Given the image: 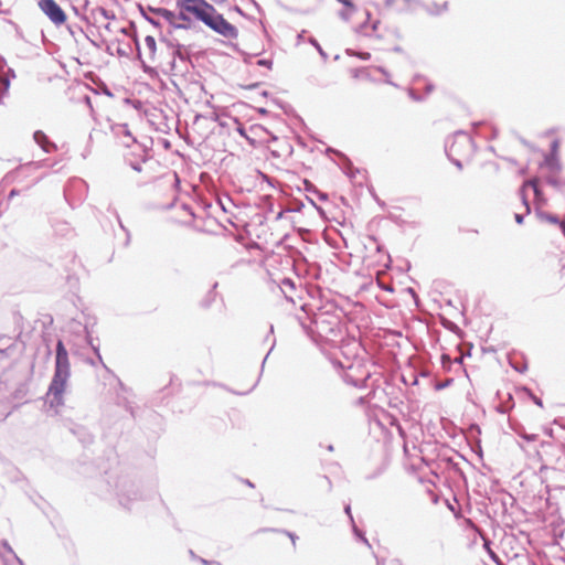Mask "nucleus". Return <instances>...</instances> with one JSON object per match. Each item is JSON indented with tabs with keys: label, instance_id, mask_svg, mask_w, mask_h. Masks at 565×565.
<instances>
[{
	"label": "nucleus",
	"instance_id": "f257e3e1",
	"mask_svg": "<svg viewBox=\"0 0 565 565\" xmlns=\"http://www.w3.org/2000/svg\"><path fill=\"white\" fill-rule=\"evenodd\" d=\"M180 19L189 21L188 14L203 22L210 29L227 39H236L238 30L232 23L226 21L216 9L205 0H179Z\"/></svg>",
	"mask_w": 565,
	"mask_h": 565
},
{
	"label": "nucleus",
	"instance_id": "f03ea898",
	"mask_svg": "<svg viewBox=\"0 0 565 565\" xmlns=\"http://www.w3.org/2000/svg\"><path fill=\"white\" fill-rule=\"evenodd\" d=\"M39 7L53 23L61 25L66 21V14L54 0H40Z\"/></svg>",
	"mask_w": 565,
	"mask_h": 565
},
{
	"label": "nucleus",
	"instance_id": "7ed1b4c3",
	"mask_svg": "<svg viewBox=\"0 0 565 565\" xmlns=\"http://www.w3.org/2000/svg\"><path fill=\"white\" fill-rule=\"evenodd\" d=\"M70 376V372L66 371H55L53 380L51 382L49 392L54 396V399L60 404L62 402L63 394L66 388L67 379Z\"/></svg>",
	"mask_w": 565,
	"mask_h": 565
},
{
	"label": "nucleus",
	"instance_id": "20e7f679",
	"mask_svg": "<svg viewBox=\"0 0 565 565\" xmlns=\"http://www.w3.org/2000/svg\"><path fill=\"white\" fill-rule=\"evenodd\" d=\"M55 371L70 372L68 353L63 342L60 340L56 344V363Z\"/></svg>",
	"mask_w": 565,
	"mask_h": 565
},
{
	"label": "nucleus",
	"instance_id": "39448f33",
	"mask_svg": "<svg viewBox=\"0 0 565 565\" xmlns=\"http://www.w3.org/2000/svg\"><path fill=\"white\" fill-rule=\"evenodd\" d=\"M411 0H379V3L391 10H403L409 6Z\"/></svg>",
	"mask_w": 565,
	"mask_h": 565
},
{
	"label": "nucleus",
	"instance_id": "423d86ee",
	"mask_svg": "<svg viewBox=\"0 0 565 565\" xmlns=\"http://www.w3.org/2000/svg\"><path fill=\"white\" fill-rule=\"evenodd\" d=\"M143 47L147 50L149 58H153L157 52V43L153 36L147 35L143 40Z\"/></svg>",
	"mask_w": 565,
	"mask_h": 565
},
{
	"label": "nucleus",
	"instance_id": "0eeeda50",
	"mask_svg": "<svg viewBox=\"0 0 565 565\" xmlns=\"http://www.w3.org/2000/svg\"><path fill=\"white\" fill-rule=\"evenodd\" d=\"M154 12L157 15L163 18L164 20H167L170 23H174L177 20V15L174 14V12H172L168 9L159 8L157 10H154Z\"/></svg>",
	"mask_w": 565,
	"mask_h": 565
},
{
	"label": "nucleus",
	"instance_id": "6e6552de",
	"mask_svg": "<svg viewBox=\"0 0 565 565\" xmlns=\"http://www.w3.org/2000/svg\"><path fill=\"white\" fill-rule=\"evenodd\" d=\"M117 135H124L128 140L124 142L126 147H130V141L136 143V139L131 136L130 131L127 129L126 126H120Z\"/></svg>",
	"mask_w": 565,
	"mask_h": 565
},
{
	"label": "nucleus",
	"instance_id": "1a4fd4ad",
	"mask_svg": "<svg viewBox=\"0 0 565 565\" xmlns=\"http://www.w3.org/2000/svg\"><path fill=\"white\" fill-rule=\"evenodd\" d=\"M548 183L552 184L559 192L565 194V180L562 179H550Z\"/></svg>",
	"mask_w": 565,
	"mask_h": 565
},
{
	"label": "nucleus",
	"instance_id": "9d476101",
	"mask_svg": "<svg viewBox=\"0 0 565 565\" xmlns=\"http://www.w3.org/2000/svg\"><path fill=\"white\" fill-rule=\"evenodd\" d=\"M352 76L355 78H366L369 77V72L366 68H355L351 71Z\"/></svg>",
	"mask_w": 565,
	"mask_h": 565
},
{
	"label": "nucleus",
	"instance_id": "9b49d317",
	"mask_svg": "<svg viewBox=\"0 0 565 565\" xmlns=\"http://www.w3.org/2000/svg\"><path fill=\"white\" fill-rule=\"evenodd\" d=\"M185 216H186V220H184V222L189 225H191L193 223V213L188 210L186 207H183L182 211H181Z\"/></svg>",
	"mask_w": 565,
	"mask_h": 565
},
{
	"label": "nucleus",
	"instance_id": "f8f14e48",
	"mask_svg": "<svg viewBox=\"0 0 565 565\" xmlns=\"http://www.w3.org/2000/svg\"><path fill=\"white\" fill-rule=\"evenodd\" d=\"M526 185H531L534 189L535 193L539 192V190H537V180H535V179L534 180H530L529 182H526Z\"/></svg>",
	"mask_w": 565,
	"mask_h": 565
},
{
	"label": "nucleus",
	"instance_id": "ddd939ff",
	"mask_svg": "<svg viewBox=\"0 0 565 565\" xmlns=\"http://www.w3.org/2000/svg\"><path fill=\"white\" fill-rule=\"evenodd\" d=\"M533 401H534V403H535L536 405H539L540 407H542V406H543L542 401H541L539 397L533 396Z\"/></svg>",
	"mask_w": 565,
	"mask_h": 565
},
{
	"label": "nucleus",
	"instance_id": "4468645a",
	"mask_svg": "<svg viewBox=\"0 0 565 565\" xmlns=\"http://www.w3.org/2000/svg\"><path fill=\"white\" fill-rule=\"evenodd\" d=\"M515 220H516V222H518V223H521V222H522V216H521V215H519V214H516V215H515Z\"/></svg>",
	"mask_w": 565,
	"mask_h": 565
},
{
	"label": "nucleus",
	"instance_id": "2eb2a0df",
	"mask_svg": "<svg viewBox=\"0 0 565 565\" xmlns=\"http://www.w3.org/2000/svg\"><path fill=\"white\" fill-rule=\"evenodd\" d=\"M342 2H343L345 6H351V1H350V0H342Z\"/></svg>",
	"mask_w": 565,
	"mask_h": 565
},
{
	"label": "nucleus",
	"instance_id": "dca6fc26",
	"mask_svg": "<svg viewBox=\"0 0 565 565\" xmlns=\"http://www.w3.org/2000/svg\"><path fill=\"white\" fill-rule=\"evenodd\" d=\"M381 565H385V563H382Z\"/></svg>",
	"mask_w": 565,
	"mask_h": 565
}]
</instances>
